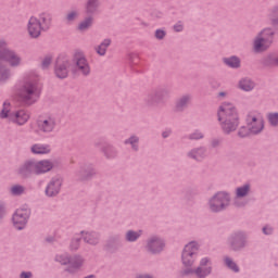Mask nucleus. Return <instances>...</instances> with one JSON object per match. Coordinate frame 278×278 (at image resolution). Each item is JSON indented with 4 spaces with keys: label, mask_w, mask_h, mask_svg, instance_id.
I'll return each instance as SVG.
<instances>
[{
    "label": "nucleus",
    "mask_w": 278,
    "mask_h": 278,
    "mask_svg": "<svg viewBox=\"0 0 278 278\" xmlns=\"http://www.w3.org/2000/svg\"><path fill=\"white\" fill-rule=\"evenodd\" d=\"M199 251V244L197 242L188 243L182 252V264L185 266V275H195L198 278H205L210 273H212V267L210 266V260L202 258L200 266L194 269L192 268L194 264V255Z\"/></svg>",
    "instance_id": "obj_1"
},
{
    "label": "nucleus",
    "mask_w": 278,
    "mask_h": 278,
    "mask_svg": "<svg viewBox=\"0 0 278 278\" xmlns=\"http://www.w3.org/2000/svg\"><path fill=\"white\" fill-rule=\"evenodd\" d=\"M217 116L225 134H231V131L238 129V125H240V116L233 104L227 102L223 103L218 109Z\"/></svg>",
    "instance_id": "obj_2"
},
{
    "label": "nucleus",
    "mask_w": 278,
    "mask_h": 278,
    "mask_svg": "<svg viewBox=\"0 0 278 278\" xmlns=\"http://www.w3.org/2000/svg\"><path fill=\"white\" fill-rule=\"evenodd\" d=\"M53 169V162L50 160L28 161L20 168V175L29 177V175H42Z\"/></svg>",
    "instance_id": "obj_3"
},
{
    "label": "nucleus",
    "mask_w": 278,
    "mask_h": 278,
    "mask_svg": "<svg viewBox=\"0 0 278 278\" xmlns=\"http://www.w3.org/2000/svg\"><path fill=\"white\" fill-rule=\"evenodd\" d=\"M58 123L52 115L40 116L36 124L31 127L34 134L40 136V134H53L55 131Z\"/></svg>",
    "instance_id": "obj_4"
},
{
    "label": "nucleus",
    "mask_w": 278,
    "mask_h": 278,
    "mask_svg": "<svg viewBox=\"0 0 278 278\" xmlns=\"http://www.w3.org/2000/svg\"><path fill=\"white\" fill-rule=\"evenodd\" d=\"M1 118H9L15 125H25L29 121V113L25 110L16 111L15 113L10 114V102L3 103V109L0 113Z\"/></svg>",
    "instance_id": "obj_5"
},
{
    "label": "nucleus",
    "mask_w": 278,
    "mask_h": 278,
    "mask_svg": "<svg viewBox=\"0 0 278 278\" xmlns=\"http://www.w3.org/2000/svg\"><path fill=\"white\" fill-rule=\"evenodd\" d=\"M275 33L270 28L263 29L254 39V51L262 53L273 45V36Z\"/></svg>",
    "instance_id": "obj_6"
},
{
    "label": "nucleus",
    "mask_w": 278,
    "mask_h": 278,
    "mask_svg": "<svg viewBox=\"0 0 278 278\" xmlns=\"http://www.w3.org/2000/svg\"><path fill=\"white\" fill-rule=\"evenodd\" d=\"M20 98L28 105L35 103L36 99H38V86L36 83H26L20 91Z\"/></svg>",
    "instance_id": "obj_7"
},
{
    "label": "nucleus",
    "mask_w": 278,
    "mask_h": 278,
    "mask_svg": "<svg viewBox=\"0 0 278 278\" xmlns=\"http://www.w3.org/2000/svg\"><path fill=\"white\" fill-rule=\"evenodd\" d=\"M229 205V195L225 192L216 193L210 201L208 207L211 212H223Z\"/></svg>",
    "instance_id": "obj_8"
},
{
    "label": "nucleus",
    "mask_w": 278,
    "mask_h": 278,
    "mask_svg": "<svg viewBox=\"0 0 278 278\" xmlns=\"http://www.w3.org/2000/svg\"><path fill=\"white\" fill-rule=\"evenodd\" d=\"M0 58L4 62H8L10 66H18L21 64V56L5 49V41H0Z\"/></svg>",
    "instance_id": "obj_9"
},
{
    "label": "nucleus",
    "mask_w": 278,
    "mask_h": 278,
    "mask_svg": "<svg viewBox=\"0 0 278 278\" xmlns=\"http://www.w3.org/2000/svg\"><path fill=\"white\" fill-rule=\"evenodd\" d=\"M247 125L251 134H260L264 129V119L260 114H250L247 118Z\"/></svg>",
    "instance_id": "obj_10"
},
{
    "label": "nucleus",
    "mask_w": 278,
    "mask_h": 278,
    "mask_svg": "<svg viewBox=\"0 0 278 278\" xmlns=\"http://www.w3.org/2000/svg\"><path fill=\"white\" fill-rule=\"evenodd\" d=\"M29 218V211L27 208H18L13 215V225L15 229H25L27 219Z\"/></svg>",
    "instance_id": "obj_11"
},
{
    "label": "nucleus",
    "mask_w": 278,
    "mask_h": 278,
    "mask_svg": "<svg viewBox=\"0 0 278 278\" xmlns=\"http://www.w3.org/2000/svg\"><path fill=\"white\" fill-rule=\"evenodd\" d=\"M74 60L76 62L77 71L85 77H88L90 75V64H88V60H86V55H84L81 52H76L74 54Z\"/></svg>",
    "instance_id": "obj_12"
},
{
    "label": "nucleus",
    "mask_w": 278,
    "mask_h": 278,
    "mask_svg": "<svg viewBox=\"0 0 278 278\" xmlns=\"http://www.w3.org/2000/svg\"><path fill=\"white\" fill-rule=\"evenodd\" d=\"M42 23L36 16H31L27 24V31L30 38H39L42 34Z\"/></svg>",
    "instance_id": "obj_13"
},
{
    "label": "nucleus",
    "mask_w": 278,
    "mask_h": 278,
    "mask_svg": "<svg viewBox=\"0 0 278 278\" xmlns=\"http://www.w3.org/2000/svg\"><path fill=\"white\" fill-rule=\"evenodd\" d=\"M71 66V62L67 59L59 58L56 60V65L54 68V73L59 79H66L68 77V68Z\"/></svg>",
    "instance_id": "obj_14"
},
{
    "label": "nucleus",
    "mask_w": 278,
    "mask_h": 278,
    "mask_svg": "<svg viewBox=\"0 0 278 278\" xmlns=\"http://www.w3.org/2000/svg\"><path fill=\"white\" fill-rule=\"evenodd\" d=\"M60 188H62V180H60V178H54L48 185L46 194L48 197H55V194H59Z\"/></svg>",
    "instance_id": "obj_15"
},
{
    "label": "nucleus",
    "mask_w": 278,
    "mask_h": 278,
    "mask_svg": "<svg viewBox=\"0 0 278 278\" xmlns=\"http://www.w3.org/2000/svg\"><path fill=\"white\" fill-rule=\"evenodd\" d=\"M30 151L35 155H48V153H51V146L45 143H35L31 146Z\"/></svg>",
    "instance_id": "obj_16"
},
{
    "label": "nucleus",
    "mask_w": 278,
    "mask_h": 278,
    "mask_svg": "<svg viewBox=\"0 0 278 278\" xmlns=\"http://www.w3.org/2000/svg\"><path fill=\"white\" fill-rule=\"evenodd\" d=\"M148 249L151 253H160L164 249V241L154 237L148 242Z\"/></svg>",
    "instance_id": "obj_17"
},
{
    "label": "nucleus",
    "mask_w": 278,
    "mask_h": 278,
    "mask_svg": "<svg viewBox=\"0 0 278 278\" xmlns=\"http://www.w3.org/2000/svg\"><path fill=\"white\" fill-rule=\"evenodd\" d=\"M238 88L240 90H243L244 92H251V90H253V88H255V83H253V80H251L249 78H243V79L239 80Z\"/></svg>",
    "instance_id": "obj_18"
},
{
    "label": "nucleus",
    "mask_w": 278,
    "mask_h": 278,
    "mask_svg": "<svg viewBox=\"0 0 278 278\" xmlns=\"http://www.w3.org/2000/svg\"><path fill=\"white\" fill-rule=\"evenodd\" d=\"M85 242L88 244H98L99 243V233L97 232H86L83 235Z\"/></svg>",
    "instance_id": "obj_19"
},
{
    "label": "nucleus",
    "mask_w": 278,
    "mask_h": 278,
    "mask_svg": "<svg viewBox=\"0 0 278 278\" xmlns=\"http://www.w3.org/2000/svg\"><path fill=\"white\" fill-rule=\"evenodd\" d=\"M40 23H41V27L42 29H49L51 27V14L49 13H42L40 15Z\"/></svg>",
    "instance_id": "obj_20"
},
{
    "label": "nucleus",
    "mask_w": 278,
    "mask_h": 278,
    "mask_svg": "<svg viewBox=\"0 0 278 278\" xmlns=\"http://www.w3.org/2000/svg\"><path fill=\"white\" fill-rule=\"evenodd\" d=\"M112 45V40L110 39H104L103 42L97 48V53L99 55H104L108 51V47Z\"/></svg>",
    "instance_id": "obj_21"
},
{
    "label": "nucleus",
    "mask_w": 278,
    "mask_h": 278,
    "mask_svg": "<svg viewBox=\"0 0 278 278\" xmlns=\"http://www.w3.org/2000/svg\"><path fill=\"white\" fill-rule=\"evenodd\" d=\"M224 62L227 66H230V68H238V66H240V59L236 56L224 59Z\"/></svg>",
    "instance_id": "obj_22"
},
{
    "label": "nucleus",
    "mask_w": 278,
    "mask_h": 278,
    "mask_svg": "<svg viewBox=\"0 0 278 278\" xmlns=\"http://www.w3.org/2000/svg\"><path fill=\"white\" fill-rule=\"evenodd\" d=\"M89 27H92V17L86 18L78 25V29L80 31H86V29H89Z\"/></svg>",
    "instance_id": "obj_23"
},
{
    "label": "nucleus",
    "mask_w": 278,
    "mask_h": 278,
    "mask_svg": "<svg viewBox=\"0 0 278 278\" xmlns=\"http://www.w3.org/2000/svg\"><path fill=\"white\" fill-rule=\"evenodd\" d=\"M190 103V97H182L176 104L177 110H184Z\"/></svg>",
    "instance_id": "obj_24"
},
{
    "label": "nucleus",
    "mask_w": 278,
    "mask_h": 278,
    "mask_svg": "<svg viewBox=\"0 0 278 278\" xmlns=\"http://www.w3.org/2000/svg\"><path fill=\"white\" fill-rule=\"evenodd\" d=\"M77 18H79V13L77 11H70L65 16L66 23H73L74 21H77Z\"/></svg>",
    "instance_id": "obj_25"
},
{
    "label": "nucleus",
    "mask_w": 278,
    "mask_h": 278,
    "mask_svg": "<svg viewBox=\"0 0 278 278\" xmlns=\"http://www.w3.org/2000/svg\"><path fill=\"white\" fill-rule=\"evenodd\" d=\"M249 190H251L249 185H244L243 187L238 188L237 189V197H247V194H249Z\"/></svg>",
    "instance_id": "obj_26"
},
{
    "label": "nucleus",
    "mask_w": 278,
    "mask_h": 278,
    "mask_svg": "<svg viewBox=\"0 0 278 278\" xmlns=\"http://www.w3.org/2000/svg\"><path fill=\"white\" fill-rule=\"evenodd\" d=\"M97 5H99V0H89L87 2V12H94V10H97Z\"/></svg>",
    "instance_id": "obj_27"
},
{
    "label": "nucleus",
    "mask_w": 278,
    "mask_h": 278,
    "mask_svg": "<svg viewBox=\"0 0 278 278\" xmlns=\"http://www.w3.org/2000/svg\"><path fill=\"white\" fill-rule=\"evenodd\" d=\"M139 236H140V232L130 230L126 233V240H128V242H135V240H138Z\"/></svg>",
    "instance_id": "obj_28"
},
{
    "label": "nucleus",
    "mask_w": 278,
    "mask_h": 278,
    "mask_svg": "<svg viewBox=\"0 0 278 278\" xmlns=\"http://www.w3.org/2000/svg\"><path fill=\"white\" fill-rule=\"evenodd\" d=\"M203 155H205V151L203 149H199L191 152V156L194 160H203Z\"/></svg>",
    "instance_id": "obj_29"
},
{
    "label": "nucleus",
    "mask_w": 278,
    "mask_h": 278,
    "mask_svg": "<svg viewBox=\"0 0 278 278\" xmlns=\"http://www.w3.org/2000/svg\"><path fill=\"white\" fill-rule=\"evenodd\" d=\"M23 192H25V188H23V186L15 185L11 188V194H14L15 197L23 194Z\"/></svg>",
    "instance_id": "obj_30"
},
{
    "label": "nucleus",
    "mask_w": 278,
    "mask_h": 278,
    "mask_svg": "<svg viewBox=\"0 0 278 278\" xmlns=\"http://www.w3.org/2000/svg\"><path fill=\"white\" fill-rule=\"evenodd\" d=\"M238 136H240V138H247V136H251V129L247 128V126H242L238 131Z\"/></svg>",
    "instance_id": "obj_31"
},
{
    "label": "nucleus",
    "mask_w": 278,
    "mask_h": 278,
    "mask_svg": "<svg viewBox=\"0 0 278 278\" xmlns=\"http://www.w3.org/2000/svg\"><path fill=\"white\" fill-rule=\"evenodd\" d=\"M268 122L270 123V125L276 126L278 124V113H269Z\"/></svg>",
    "instance_id": "obj_32"
},
{
    "label": "nucleus",
    "mask_w": 278,
    "mask_h": 278,
    "mask_svg": "<svg viewBox=\"0 0 278 278\" xmlns=\"http://www.w3.org/2000/svg\"><path fill=\"white\" fill-rule=\"evenodd\" d=\"M225 263L228 266V268H231V270H233L235 273H238V265H236V263H233L229 258H226Z\"/></svg>",
    "instance_id": "obj_33"
},
{
    "label": "nucleus",
    "mask_w": 278,
    "mask_h": 278,
    "mask_svg": "<svg viewBox=\"0 0 278 278\" xmlns=\"http://www.w3.org/2000/svg\"><path fill=\"white\" fill-rule=\"evenodd\" d=\"M52 61L53 59L51 56H46L41 63L42 68H49V66H51Z\"/></svg>",
    "instance_id": "obj_34"
},
{
    "label": "nucleus",
    "mask_w": 278,
    "mask_h": 278,
    "mask_svg": "<svg viewBox=\"0 0 278 278\" xmlns=\"http://www.w3.org/2000/svg\"><path fill=\"white\" fill-rule=\"evenodd\" d=\"M164 36H166V33L164 30H156L155 31V37L159 39V40H162V38H164Z\"/></svg>",
    "instance_id": "obj_35"
},
{
    "label": "nucleus",
    "mask_w": 278,
    "mask_h": 278,
    "mask_svg": "<svg viewBox=\"0 0 278 278\" xmlns=\"http://www.w3.org/2000/svg\"><path fill=\"white\" fill-rule=\"evenodd\" d=\"M83 263H84V261H81V258H79L77 262H72V266H73V268H79V266H81Z\"/></svg>",
    "instance_id": "obj_36"
},
{
    "label": "nucleus",
    "mask_w": 278,
    "mask_h": 278,
    "mask_svg": "<svg viewBox=\"0 0 278 278\" xmlns=\"http://www.w3.org/2000/svg\"><path fill=\"white\" fill-rule=\"evenodd\" d=\"M192 140H199L200 138H203V134L201 132H198V134H193L191 136Z\"/></svg>",
    "instance_id": "obj_37"
},
{
    "label": "nucleus",
    "mask_w": 278,
    "mask_h": 278,
    "mask_svg": "<svg viewBox=\"0 0 278 278\" xmlns=\"http://www.w3.org/2000/svg\"><path fill=\"white\" fill-rule=\"evenodd\" d=\"M136 142H138V138L137 137H131L130 138V144L132 146V149H136Z\"/></svg>",
    "instance_id": "obj_38"
},
{
    "label": "nucleus",
    "mask_w": 278,
    "mask_h": 278,
    "mask_svg": "<svg viewBox=\"0 0 278 278\" xmlns=\"http://www.w3.org/2000/svg\"><path fill=\"white\" fill-rule=\"evenodd\" d=\"M174 29H175V31H182V30H184V25H181V24H176V25L174 26Z\"/></svg>",
    "instance_id": "obj_39"
},
{
    "label": "nucleus",
    "mask_w": 278,
    "mask_h": 278,
    "mask_svg": "<svg viewBox=\"0 0 278 278\" xmlns=\"http://www.w3.org/2000/svg\"><path fill=\"white\" fill-rule=\"evenodd\" d=\"M21 278H31V273H29V271H23V273L21 274Z\"/></svg>",
    "instance_id": "obj_40"
},
{
    "label": "nucleus",
    "mask_w": 278,
    "mask_h": 278,
    "mask_svg": "<svg viewBox=\"0 0 278 278\" xmlns=\"http://www.w3.org/2000/svg\"><path fill=\"white\" fill-rule=\"evenodd\" d=\"M263 232H264L266 236H269V233H273V228L265 227V228H263Z\"/></svg>",
    "instance_id": "obj_41"
},
{
    "label": "nucleus",
    "mask_w": 278,
    "mask_h": 278,
    "mask_svg": "<svg viewBox=\"0 0 278 278\" xmlns=\"http://www.w3.org/2000/svg\"><path fill=\"white\" fill-rule=\"evenodd\" d=\"M72 247H73V249H78V248H79V239H75V240L72 242Z\"/></svg>",
    "instance_id": "obj_42"
},
{
    "label": "nucleus",
    "mask_w": 278,
    "mask_h": 278,
    "mask_svg": "<svg viewBox=\"0 0 278 278\" xmlns=\"http://www.w3.org/2000/svg\"><path fill=\"white\" fill-rule=\"evenodd\" d=\"M58 262H60L61 264H68V263H71V260H68V258H60V257H58Z\"/></svg>",
    "instance_id": "obj_43"
},
{
    "label": "nucleus",
    "mask_w": 278,
    "mask_h": 278,
    "mask_svg": "<svg viewBox=\"0 0 278 278\" xmlns=\"http://www.w3.org/2000/svg\"><path fill=\"white\" fill-rule=\"evenodd\" d=\"M7 77H8V73L0 74V81H5Z\"/></svg>",
    "instance_id": "obj_44"
},
{
    "label": "nucleus",
    "mask_w": 278,
    "mask_h": 278,
    "mask_svg": "<svg viewBox=\"0 0 278 278\" xmlns=\"http://www.w3.org/2000/svg\"><path fill=\"white\" fill-rule=\"evenodd\" d=\"M5 214V211L3 210V206H0V218Z\"/></svg>",
    "instance_id": "obj_45"
},
{
    "label": "nucleus",
    "mask_w": 278,
    "mask_h": 278,
    "mask_svg": "<svg viewBox=\"0 0 278 278\" xmlns=\"http://www.w3.org/2000/svg\"><path fill=\"white\" fill-rule=\"evenodd\" d=\"M168 134H170V131L163 132V138H168Z\"/></svg>",
    "instance_id": "obj_46"
},
{
    "label": "nucleus",
    "mask_w": 278,
    "mask_h": 278,
    "mask_svg": "<svg viewBox=\"0 0 278 278\" xmlns=\"http://www.w3.org/2000/svg\"><path fill=\"white\" fill-rule=\"evenodd\" d=\"M138 278H151L149 276H139Z\"/></svg>",
    "instance_id": "obj_47"
},
{
    "label": "nucleus",
    "mask_w": 278,
    "mask_h": 278,
    "mask_svg": "<svg viewBox=\"0 0 278 278\" xmlns=\"http://www.w3.org/2000/svg\"><path fill=\"white\" fill-rule=\"evenodd\" d=\"M225 94H226L225 92H220L219 97H225Z\"/></svg>",
    "instance_id": "obj_48"
}]
</instances>
